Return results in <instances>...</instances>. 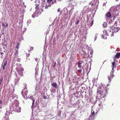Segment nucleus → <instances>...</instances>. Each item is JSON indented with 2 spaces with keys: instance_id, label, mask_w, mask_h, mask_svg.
<instances>
[{
  "instance_id": "obj_1",
  "label": "nucleus",
  "mask_w": 120,
  "mask_h": 120,
  "mask_svg": "<svg viewBox=\"0 0 120 120\" xmlns=\"http://www.w3.org/2000/svg\"><path fill=\"white\" fill-rule=\"evenodd\" d=\"M97 94H99L101 96V98H104L108 94V90L106 88L103 86H100L97 88Z\"/></svg>"
},
{
  "instance_id": "obj_2",
  "label": "nucleus",
  "mask_w": 120,
  "mask_h": 120,
  "mask_svg": "<svg viewBox=\"0 0 120 120\" xmlns=\"http://www.w3.org/2000/svg\"><path fill=\"white\" fill-rule=\"evenodd\" d=\"M19 106V101L17 100H15L11 105L10 106V109L11 111H13L18 112H20L21 109L20 107H17Z\"/></svg>"
},
{
  "instance_id": "obj_3",
  "label": "nucleus",
  "mask_w": 120,
  "mask_h": 120,
  "mask_svg": "<svg viewBox=\"0 0 120 120\" xmlns=\"http://www.w3.org/2000/svg\"><path fill=\"white\" fill-rule=\"evenodd\" d=\"M16 69L19 75H20L21 76H22L23 74V68H22L20 67L19 68H16Z\"/></svg>"
},
{
  "instance_id": "obj_4",
  "label": "nucleus",
  "mask_w": 120,
  "mask_h": 120,
  "mask_svg": "<svg viewBox=\"0 0 120 120\" xmlns=\"http://www.w3.org/2000/svg\"><path fill=\"white\" fill-rule=\"evenodd\" d=\"M26 88V87H25V88L22 90L21 92L24 98H25V96L28 93L27 89Z\"/></svg>"
},
{
  "instance_id": "obj_5",
  "label": "nucleus",
  "mask_w": 120,
  "mask_h": 120,
  "mask_svg": "<svg viewBox=\"0 0 120 120\" xmlns=\"http://www.w3.org/2000/svg\"><path fill=\"white\" fill-rule=\"evenodd\" d=\"M112 71L110 73V75L109 76H108V79L109 80V82H110L111 81V79L113 78L114 76V75L113 74L114 72V71H113V68L114 67H112Z\"/></svg>"
},
{
  "instance_id": "obj_6",
  "label": "nucleus",
  "mask_w": 120,
  "mask_h": 120,
  "mask_svg": "<svg viewBox=\"0 0 120 120\" xmlns=\"http://www.w3.org/2000/svg\"><path fill=\"white\" fill-rule=\"evenodd\" d=\"M117 10L116 7H112L109 9V11L111 13H113Z\"/></svg>"
},
{
  "instance_id": "obj_7",
  "label": "nucleus",
  "mask_w": 120,
  "mask_h": 120,
  "mask_svg": "<svg viewBox=\"0 0 120 120\" xmlns=\"http://www.w3.org/2000/svg\"><path fill=\"white\" fill-rule=\"evenodd\" d=\"M51 86L53 87V88H54L55 89H56L57 88H58V85L56 82H53L52 83V81H51Z\"/></svg>"
},
{
  "instance_id": "obj_8",
  "label": "nucleus",
  "mask_w": 120,
  "mask_h": 120,
  "mask_svg": "<svg viewBox=\"0 0 120 120\" xmlns=\"http://www.w3.org/2000/svg\"><path fill=\"white\" fill-rule=\"evenodd\" d=\"M35 101H33L32 105L31 106V109H33V108L34 107V108L37 107V101H36L35 103L34 104Z\"/></svg>"
},
{
  "instance_id": "obj_9",
  "label": "nucleus",
  "mask_w": 120,
  "mask_h": 120,
  "mask_svg": "<svg viewBox=\"0 0 120 120\" xmlns=\"http://www.w3.org/2000/svg\"><path fill=\"white\" fill-rule=\"evenodd\" d=\"M112 13L110 12H108L105 15V16L106 18H109L110 19L112 17Z\"/></svg>"
},
{
  "instance_id": "obj_10",
  "label": "nucleus",
  "mask_w": 120,
  "mask_h": 120,
  "mask_svg": "<svg viewBox=\"0 0 120 120\" xmlns=\"http://www.w3.org/2000/svg\"><path fill=\"white\" fill-rule=\"evenodd\" d=\"M94 116H93V115H90L89 119H86V120H94Z\"/></svg>"
},
{
  "instance_id": "obj_11",
  "label": "nucleus",
  "mask_w": 120,
  "mask_h": 120,
  "mask_svg": "<svg viewBox=\"0 0 120 120\" xmlns=\"http://www.w3.org/2000/svg\"><path fill=\"white\" fill-rule=\"evenodd\" d=\"M88 93V95H87L86 94H85V97L86 98H88L91 95V93L90 91L89 92L88 91L87 92Z\"/></svg>"
},
{
  "instance_id": "obj_12",
  "label": "nucleus",
  "mask_w": 120,
  "mask_h": 120,
  "mask_svg": "<svg viewBox=\"0 0 120 120\" xmlns=\"http://www.w3.org/2000/svg\"><path fill=\"white\" fill-rule=\"evenodd\" d=\"M109 31V34H110L111 37L114 36V31H111L110 30H109L108 31Z\"/></svg>"
},
{
  "instance_id": "obj_13",
  "label": "nucleus",
  "mask_w": 120,
  "mask_h": 120,
  "mask_svg": "<svg viewBox=\"0 0 120 120\" xmlns=\"http://www.w3.org/2000/svg\"><path fill=\"white\" fill-rule=\"evenodd\" d=\"M115 57L117 59L120 57V52H117L116 55L115 56Z\"/></svg>"
},
{
  "instance_id": "obj_14",
  "label": "nucleus",
  "mask_w": 120,
  "mask_h": 120,
  "mask_svg": "<svg viewBox=\"0 0 120 120\" xmlns=\"http://www.w3.org/2000/svg\"><path fill=\"white\" fill-rule=\"evenodd\" d=\"M6 109L7 110L5 114V115L7 116L9 115L10 114L11 111L10 110L9 111H8L7 109Z\"/></svg>"
},
{
  "instance_id": "obj_15",
  "label": "nucleus",
  "mask_w": 120,
  "mask_h": 120,
  "mask_svg": "<svg viewBox=\"0 0 120 120\" xmlns=\"http://www.w3.org/2000/svg\"><path fill=\"white\" fill-rule=\"evenodd\" d=\"M6 109L7 110L5 114V115L7 116L9 115L10 114L11 111L10 110L9 111H8L7 109Z\"/></svg>"
},
{
  "instance_id": "obj_16",
  "label": "nucleus",
  "mask_w": 120,
  "mask_h": 120,
  "mask_svg": "<svg viewBox=\"0 0 120 120\" xmlns=\"http://www.w3.org/2000/svg\"><path fill=\"white\" fill-rule=\"evenodd\" d=\"M55 89L54 88H52L50 89L51 93H54L55 92Z\"/></svg>"
},
{
  "instance_id": "obj_17",
  "label": "nucleus",
  "mask_w": 120,
  "mask_h": 120,
  "mask_svg": "<svg viewBox=\"0 0 120 120\" xmlns=\"http://www.w3.org/2000/svg\"><path fill=\"white\" fill-rule=\"evenodd\" d=\"M2 45L4 46H6L7 45V41H6L4 40V42L2 43Z\"/></svg>"
},
{
  "instance_id": "obj_18",
  "label": "nucleus",
  "mask_w": 120,
  "mask_h": 120,
  "mask_svg": "<svg viewBox=\"0 0 120 120\" xmlns=\"http://www.w3.org/2000/svg\"><path fill=\"white\" fill-rule=\"evenodd\" d=\"M83 61L82 60H80L77 62L78 65H81V64L83 63Z\"/></svg>"
},
{
  "instance_id": "obj_19",
  "label": "nucleus",
  "mask_w": 120,
  "mask_h": 120,
  "mask_svg": "<svg viewBox=\"0 0 120 120\" xmlns=\"http://www.w3.org/2000/svg\"><path fill=\"white\" fill-rule=\"evenodd\" d=\"M107 23L106 22H104L103 24V26L104 28L107 27Z\"/></svg>"
},
{
  "instance_id": "obj_20",
  "label": "nucleus",
  "mask_w": 120,
  "mask_h": 120,
  "mask_svg": "<svg viewBox=\"0 0 120 120\" xmlns=\"http://www.w3.org/2000/svg\"><path fill=\"white\" fill-rule=\"evenodd\" d=\"M74 8H72V9H71L70 10V11L69 13V17L71 16V14L72 13V9H73Z\"/></svg>"
},
{
  "instance_id": "obj_21",
  "label": "nucleus",
  "mask_w": 120,
  "mask_h": 120,
  "mask_svg": "<svg viewBox=\"0 0 120 120\" xmlns=\"http://www.w3.org/2000/svg\"><path fill=\"white\" fill-rule=\"evenodd\" d=\"M103 34L104 35H105L106 36L109 35H108V34H109V33H107L106 32V31L105 30V31H103Z\"/></svg>"
},
{
  "instance_id": "obj_22",
  "label": "nucleus",
  "mask_w": 120,
  "mask_h": 120,
  "mask_svg": "<svg viewBox=\"0 0 120 120\" xmlns=\"http://www.w3.org/2000/svg\"><path fill=\"white\" fill-rule=\"evenodd\" d=\"M51 4H49L48 5H46L45 6V9H48V7H50L51 6Z\"/></svg>"
},
{
  "instance_id": "obj_23",
  "label": "nucleus",
  "mask_w": 120,
  "mask_h": 120,
  "mask_svg": "<svg viewBox=\"0 0 120 120\" xmlns=\"http://www.w3.org/2000/svg\"><path fill=\"white\" fill-rule=\"evenodd\" d=\"M4 120H10L8 116H5L4 118Z\"/></svg>"
},
{
  "instance_id": "obj_24",
  "label": "nucleus",
  "mask_w": 120,
  "mask_h": 120,
  "mask_svg": "<svg viewBox=\"0 0 120 120\" xmlns=\"http://www.w3.org/2000/svg\"><path fill=\"white\" fill-rule=\"evenodd\" d=\"M3 65L6 66L7 64V61H3Z\"/></svg>"
},
{
  "instance_id": "obj_25",
  "label": "nucleus",
  "mask_w": 120,
  "mask_h": 120,
  "mask_svg": "<svg viewBox=\"0 0 120 120\" xmlns=\"http://www.w3.org/2000/svg\"><path fill=\"white\" fill-rule=\"evenodd\" d=\"M120 27H117L114 30L115 31L114 32H117L118 31L120 30Z\"/></svg>"
},
{
  "instance_id": "obj_26",
  "label": "nucleus",
  "mask_w": 120,
  "mask_h": 120,
  "mask_svg": "<svg viewBox=\"0 0 120 120\" xmlns=\"http://www.w3.org/2000/svg\"><path fill=\"white\" fill-rule=\"evenodd\" d=\"M101 37L102 38H103L104 39H106L107 38L106 36H105L104 35L102 34L101 35Z\"/></svg>"
},
{
  "instance_id": "obj_27",
  "label": "nucleus",
  "mask_w": 120,
  "mask_h": 120,
  "mask_svg": "<svg viewBox=\"0 0 120 120\" xmlns=\"http://www.w3.org/2000/svg\"><path fill=\"white\" fill-rule=\"evenodd\" d=\"M83 67H82V69H80V70H77L78 72L79 73H81L82 72V69H83Z\"/></svg>"
},
{
  "instance_id": "obj_28",
  "label": "nucleus",
  "mask_w": 120,
  "mask_h": 120,
  "mask_svg": "<svg viewBox=\"0 0 120 120\" xmlns=\"http://www.w3.org/2000/svg\"><path fill=\"white\" fill-rule=\"evenodd\" d=\"M93 20H92L91 23H90V25H89V28L90 27L93 25Z\"/></svg>"
},
{
  "instance_id": "obj_29",
  "label": "nucleus",
  "mask_w": 120,
  "mask_h": 120,
  "mask_svg": "<svg viewBox=\"0 0 120 120\" xmlns=\"http://www.w3.org/2000/svg\"><path fill=\"white\" fill-rule=\"evenodd\" d=\"M68 11H67L66 13L65 14V17L66 18H67V17H68Z\"/></svg>"
},
{
  "instance_id": "obj_30",
  "label": "nucleus",
  "mask_w": 120,
  "mask_h": 120,
  "mask_svg": "<svg viewBox=\"0 0 120 120\" xmlns=\"http://www.w3.org/2000/svg\"><path fill=\"white\" fill-rule=\"evenodd\" d=\"M16 43L17 44V45L16 47V49H18L19 47V44L18 42H17Z\"/></svg>"
},
{
  "instance_id": "obj_31",
  "label": "nucleus",
  "mask_w": 120,
  "mask_h": 120,
  "mask_svg": "<svg viewBox=\"0 0 120 120\" xmlns=\"http://www.w3.org/2000/svg\"><path fill=\"white\" fill-rule=\"evenodd\" d=\"M29 98L31 100L33 101H34V99L33 98V97L32 96H30V97Z\"/></svg>"
},
{
  "instance_id": "obj_32",
  "label": "nucleus",
  "mask_w": 120,
  "mask_h": 120,
  "mask_svg": "<svg viewBox=\"0 0 120 120\" xmlns=\"http://www.w3.org/2000/svg\"><path fill=\"white\" fill-rule=\"evenodd\" d=\"M16 97V96L14 94H12V96L11 97V98L12 99H14Z\"/></svg>"
},
{
  "instance_id": "obj_33",
  "label": "nucleus",
  "mask_w": 120,
  "mask_h": 120,
  "mask_svg": "<svg viewBox=\"0 0 120 120\" xmlns=\"http://www.w3.org/2000/svg\"><path fill=\"white\" fill-rule=\"evenodd\" d=\"M18 53V51L16 50V51L15 52H14V54L15 55H17Z\"/></svg>"
},
{
  "instance_id": "obj_34",
  "label": "nucleus",
  "mask_w": 120,
  "mask_h": 120,
  "mask_svg": "<svg viewBox=\"0 0 120 120\" xmlns=\"http://www.w3.org/2000/svg\"><path fill=\"white\" fill-rule=\"evenodd\" d=\"M94 111H93L92 112V111H91V114L90 115H93V116H94Z\"/></svg>"
},
{
  "instance_id": "obj_35",
  "label": "nucleus",
  "mask_w": 120,
  "mask_h": 120,
  "mask_svg": "<svg viewBox=\"0 0 120 120\" xmlns=\"http://www.w3.org/2000/svg\"><path fill=\"white\" fill-rule=\"evenodd\" d=\"M52 1V0H47V2L48 3H50Z\"/></svg>"
},
{
  "instance_id": "obj_36",
  "label": "nucleus",
  "mask_w": 120,
  "mask_h": 120,
  "mask_svg": "<svg viewBox=\"0 0 120 120\" xmlns=\"http://www.w3.org/2000/svg\"><path fill=\"white\" fill-rule=\"evenodd\" d=\"M2 25L3 26L4 28L6 27V24H4V23H2Z\"/></svg>"
},
{
  "instance_id": "obj_37",
  "label": "nucleus",
  "mask_w": 120,
  "mask_h": 120,
  "mask_svg": "<svg viewBox=\"0 0 120 120\" xmlns=\"http://www.w3.org/2000/svg\"><path fill=\"white\" fill-rule=\"evenodd\" d=\"M31 22V20H30V19H29L27 21V23H30Z\"/></svg>"
},
{
  "instance_id": "obj_38",
  "label": "nucleus",
  "mask_w": 120,
  "mask_h": 120,
  "mask_svg": "<svg viewBox=\"0 0 120 120\" xmlns=\"http://www.w3.org/2000/svg\"><path fill=\"white\" fill-rule=\"evenodd\" d=\"M115 63V61L112 63V67H114Z\"/></svg>"
},
{
  "instance_id": "obj_39",
  "label": "nucleus",
  "mask_w": 120,
  "mask_h": 120,
  "mask_svg": "<svg viewBox=\"0 0 120 120\" xmlns=\"http://www.w3.org/2000/svg\"><path fill=\"white\" fill-rule=\"evenodd\" d=\"M44 98L45 99H47V96H46V95L44 96Z\"/></svg>"
},
{
  "instance_id": "obj_40",
  "label": "nucleus",
  "mask_w": 120,
  "mask_h": 120,
  "mask_svg": "<svg viewBox=\"0 0 120 120\" xmlns=\"http://www.w3.org/2000/svg\"><path fill=\"white\" fill-rule=\"evenodd\" d=\"M82 66L81 65H78V67L79 69H80L81 68Z\"/></svg>"
},
{
  "instance_id": "obj_41",
  "label": "nucleus",
  "mask_w": 120,
  "mask_h": 120,
  "mask_svg": "<svg viewBox=\"0 0 120 120\" xmlns=\"http://www.w3.org/2000/svg\"><path fill=\"white\" fill-rule=\"evenodd\" d=\"M35 5H36V7L35 8L36 9H37V8L38 7V6L39 5L38 4H35Z\"/></svg>"
},
{
  "instance_id": "obj_42",
  "label": "nucleus",
  "mask_w": 120,
  "mask_h": 120,
  "mask_svg": "<svg viewBox=\"0 0 120 120\" xmlns=\"http://www.w3.org/2000/svg\"><path fill=\"white\" fill-rule=\"evenodd\" d=\"M5 66L3 65L2 68H3V70H4L5 68Z\"/></svg>"
},
{
  "instance_id": "obj_43",
  "label": "nucleus",
  "mask_w": 120,
  "mask_h": 120,
  "mask_svg": "<svg viewBox=\"0 0 120 120\" xmlns=\"http://www.w3.org/2000/svg\"><path fill=\"white\" fill-rule=\"evenodd\" d=\"M88 57L89 58H90V54H89V53H88Z\"/></svg>"
},
{
  "instance_id": "obj_44",
  "label": "nucleus",
  "mask_w": 120,
  "mask_h": 120,
  "mask_svg": "<svg viewBox=\"0 0 120 120\" xmlns=\"http://www.w3.org/2000/svg\"><path fill=\"white\" fill-rule=\"evenodd\" d=\"M33 49V47H31L30 48V50L31 51Z\"/></svg>"
},
{
  "instance_id": "obj_45",
  "label": "nucleus",
  "mask_w": 120,
  "mask_h": 120,
  "mask_svg": "<svg viewBox=\"0 0 120 120\" xmlns=\"http://www.w3.org/2000/svg\"><path fill=\"white\" fill-rule=\"evenodd\" d=\"M79 22V21L77 20V22L75 23V24L76 25L78 24Z\"/></svg>"
},
{
  "instance_id": "obj_46",
  "label": "nucleus",
  "mask_w": 120,
  "mask_h": 120,
  "mask_svg": "<svg viewBox=\"0 0 120 120\" xmlns=\"http://www.w3.org/2000/svg\"><path fill=\"white\" fill-rule=\"evenodd\" d=\"M93 53V52L92 51H91V52H90V55H91V56H92V54Z\"/></svg>"
},
{
  "instance_id": "obj_47",
  "label": "nucleus",
  "mask_w": 120,
  "mask_h": 120,
  "mask_svg": "<svg viewBox=\"0 0 120 120\" xmlns=\"http://www.w3.org/2000/svg\"><path fill=\"white\" fill-rule=\"evenodd\" d=\"M56 65V61H55L54 63V65L53 66V67H54Z\"/></svg>"
},
{
  "instance_id": "obj_48",
  "label": "nucleus",
  "mask_w": 120,
  "mask_h": 120,
  "mask_svg": "<svg viewBox=\"0 0 120 120\" xmlns=\"http://www.w3.org/2000/svg\"><path fill=\"white\" fill-rule=\"evenodd\" d=\"M20 59L19 58H18V61H19V62H20Z\"/></svg>"
},
{
  "instance_id": "obj_49",
  "label": "nucleus",
  "mask_w": 120,
  "mask_h": 120,
  "mask_svg": "<svg viewBox=\"0 0 120 120\" xmlns=\"http://www.w3.org/2000/svg\"><path fill=\"white\" fill-rule=\"evenodd\" d=\"M92 98H90L89 99V100H90L91 102H92Z\"/></svg>"
},
{
  "instance_id": "obj_50",
  "label": "nucleus",
  "mask_w": 120,
  "mask_h": 120,
  "mask_svg": "<svg viewBox=\"0 0 120 120\" xmlns=\"http://www.w3.org/2000/svg\"><path fill=\"white\" fill-rule=\"evenodd\" d=\"M44 6V5H41V7L42 8H43Z\"/></svg>"
},
{
  "instance_id": "obj_51",
  "label": "nucleus",
  "mask_w": 120,
  "mask_h": 120,
  "mask_svg": "<svg viewBox=\"0 0 120 120\" xmlns=\"http://www.w3.org/2000/svg\"><path fill=\"white\" fill-rule=\"evenodd\" d=\"M53 1H54V2L56 3V0H53Z\"/></svg>"
},
{
  "instance_id": "obj_52",
  "label": "nucleus",
  "mask_w": 120,
  "mask_h": 120,
  "mask_svg": "<svg viewBox=\"0 0 120 120\" xmlns=\"http://www.w3.org/2000/svg\"><path fill=\"white\" fill-rule=\"evenodd\" d=\"M5 24H6V27H7L8 26V24L7 23H5Z\"/></svg>"
},
{
  "instance_id": "obj_53",
  "label": "nucleus",
  "mask_w": 120,
  "mask_h": 120,
  "mask_svg": "<svg viewBox=\"0 0 120 120\" xmlns=\"http://www.w3.org/2000/svg\"><path fill=\"white\" fill-rule=\"evenodd\" d=\"M60 9L59 8L58 9V10H57V11L58 12H59V11H60Z\"/></svg>"
},
{
  "instance_id": "obj_54",
  "label": "nucleus",
  "mask_w": 120,
  "mask_h": 120,
  "mask_svg": "<svg viewBox=\"0 0 120 120\" xmlns=\"http://www.w3.org/2000/svg\"><path fill=\"white\" fill-rule=\"evenodd\" d=\"M35 61H38V59H37V58H36L35 59Z\"/></svg>"
},
{
  "instance_id": "obj_55",
  "label": "nucleus",
  "mask_w": 120,
  "mask_h": 120,
  "mask_svg": "<svg viewBox=\"0 0 120 120\" xmlns=\"http://www.w3.org/2000/svg\"><path fill=\"white\" fill-rule=\"evenodd\" d=\"M98 105L99 106H100L101 105L102 106V105H101V104L100 103V104H99Z\"/></svg>"
},
{
  "instance_id": "obj_56",
  "label": "nucleus",
  "mask_w": 120,
  "mask_h": 120,
  "mask_svg": "<svg viewBox=\"0 0 120 120\" xmlns=\"http://www.w3.org/2000/svg\"><path fill=\"white\" fill-rule=\"evenodd\" d=\"M97 35H98L97 34H95V37H96L97 38Z\"/></svg>"
},
{
  "instance_id": "obj_57",
  "label": "nucleus",
  "mask_w": 120,
  "mask_h": 120,
  "mask_svg": "<svg viewBox=\"0 0 120 120\" xmlns=\"http://www.w3.org/2000/svg\"><path fill=\"white\" fill-rule=\"evenodd\" d=\"M54 3H55L54 2V1H52V4H54Z\"/></svg>"
},
{
  "instance_id": "obj_58",
  "label": "nucleus",
  "mask_w": 120,
  "mask_h": 120,
  "mask_svg": "<svg viewBox=\"0 0 120 120\" xmlns=\"http://www.w3.org/2000/svg\"><path fill=\"white\" fill-rule=\"evenodd\" d=\"M51 94L53 96H54L53 95V94L52 93H51Z\"/></svg>"
},
{
  "instance_id": "obj_59",
  "label": "nucleus",
  "mask_w": 120,
  "mask_h": 120,
  "mask_svg": "<svg viewBox=\"0 0 120 120\" xmlns=\"http://www.w3.org/2000/svg\"><path fill=\"white\" fill-rule=\"evenodd\" d=\"M97 38L96 37H95V38H94V40L95 41L97 39Z\"/></svg>"
},
{
  "instance_id": "obj_60",
  "label": "nucleus",
  "mask_w": 120,
  "mask_h": 120,
  "mask_svg": "<svg viewBox=\"0 0 120 120\" xmlns=\"http://www.w3.org/2000/svg\"><path fill=\"white\" fill-rule=\"evenodd\" d=\"M4 53L3 52H1V55H2V54H4Z\"/></svg>"
},
{
  "instance_id": "obj_61",
  "label": "nucleus",
  "mask_w": 120,
  "mask_h": 120,
  "mask_svg": "<svg viewBox=\"0 0 120 120\" xmlns=\"http://www.w3.org/2000/svg\"><path fill=\"white\" fill-rule=\"evenodd\" d=\"M117 21H116V22H115V24H117Z\"/></svg>"
},
{
  "instance_id": "obj_62",
  "label": "nucleus",
  "mask_w": 120,
  "mask_h": 120,
  "mask_svg": "<svg viewBox=\"0 0 120 120\" xmlns=\"http://www.w3.org/2000/svg\"><path fill=\"white\" fill-rule=\"evenodd\" d=\"M32 17H33L34 18L35 17V16H33V15H32Z\"/></svg>"
},
{
  "instance_id": "obj_63",
  "label": "nucleus",
  "mask_w": 120,
  "mask_h": 120,
  "mask_svg": "<svg viewBox=\"0 0 120 120\" xmlns=\"http://www.w3.org/2000/svg\"><path fill=\"white\" fill-rule=\"evenodd\" d=\"M2 107L1 106H0V109H2Z\"/></svg>"
},
{
  "instance_id": "obj_64",
  "label": "nucleus",
  "mask_w": 120,
  "mask_h": 120,
  "mask_svg": "<svg viewBox=\"0 0 120 120\" xmlns=\"http://www.w3.org/2000/svg\"><path fill=\"white\" fill-rule=\"evenodd\" d=\"M88 69V68H86V69L87 70V69Z\"/></svg>"
}]
</instances>
